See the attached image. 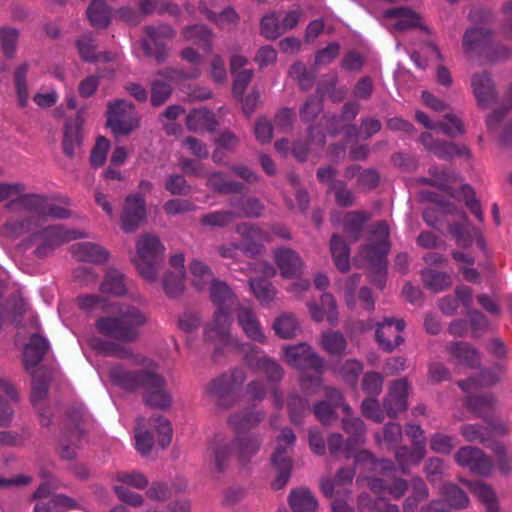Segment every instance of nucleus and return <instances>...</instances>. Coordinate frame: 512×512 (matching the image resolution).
I'll return each mask as SVG.
<instances>
[{
    "instance_id": "obj_1",
    "label": "nucleus",
    "mask_w": 512,
    "mask_h": 512,
    "mask_svg": "<svg viewBox=\"0 0 512 512\" xmlns=\"http://www.w3.org/2000/svg\"><path fill=\"white\" fill-rule=\"evenodd\" d=\"M147 322L146 314L134 306H124L117 316L100 317L95 322L96 330L103 336L121 342H134L138 336V328Z\"/></svg>"
},
{
    "instance_id": "obj_2",
    "label": "nucleus",
    "mask_w": 512,
    "mask_h": 512,
    "mask_svg": "<svg viewBox=\"0 0 512 512\" xmlns=\"http://www.w3.org/2000/svg\"><path fill=\"white\" fill-rule=\"evenodd\" d=\"M87 235L79 230H67L62 225H50L39 231H36L23 240H21L16 249L21 253H25L32 247L33 255L36 258L43 259L62 245L71 240L85 238Z\"/></svg>"
},
{
    "instance_id": "obj_3",
    "label": "nucleus",
    "mask_w": 512,
    "mask_h": 512,
    "mask_svg": "<svg viewBox=\"0 0 512 512\" xmlns=\"http://www.w3.org/2000/svg\"><path fill=\"white\" fill-rule=\"evenodd\" d=\"M108 376L113 385L130 392L138 389L148 392L153 388L166 387V380L155 363L139 370H127L122 365H115L109 369Z\"/></svg>"
},
{
    "instance_id": "obj_4",
    "label": "nucleus",
    "mask_w": 512,
    "mask_h": 512,
    "mask_svg": "<svg viewBox=\"0 0 512 512\" xmlns=\"http://www.w3.org/2000/svg\"><path fill=\"white\" fill-rule=\"evenodd\" d=\"M136 251L134 263L139 274L147 281L154 282L164 260V245L158 236L147 233L138 238Z\"/></svg>"
},
{
    "instance_id": "obj_5",
    "label": "nucleus",
    "mask_w": 512,
    "mask_h": 512,
    "mask_svg": "<svg viewBox=\"0 0 512 512\" xmlns=\"http://www.w3.org/2000/svg\"><path fill=\"white\" fill-rule=\"evenodd\" d=\"M145 37L140 44L147 57L154 58L157 64L164 63L169 54V48L165 41L172 40L176 36V30L169 24L159 23L143 27Z\"/></svg>"
},
{
    "instance_id": "obj_6",
    "label": "nucleus",
    "mask_w": 512,
    "mask_h": 512,
    "mask_svg": "<svg viewBox=\"0 0 512 512\" xmlns=\"http://www.w3.org/2000/svg\"><path fill=\"white\" fill-rule=\"evenodd\" d=\"M107 126L115 135H128L139 126L135 105L125 99L110 102L107 107Z\"/></svg>"
},
{
    "instance_id": "obj_7",
    "label": "nucleus",
    "mask_w": 512,
    "mask_h": 512,
    "mask_svg": "<svg viewBox=\"0 0 512 512\" xmlns=\"http://www.w3.org/2000/svg\"><path fill=\"white\" fill-rule=\"evenodd\" d=\"M244 362L251 370L265 375L268 382L272 384L279 383L284 375L281 365L264 354V352L255 345H247L244 348Z\"/></svg>"
},
{
    "instance_id": "obj_8",
    "label": "nucleus",
    "mask_w": 512,
    "mask_h": 512,
    "mask_svg": "<svg viewBox=\"0 0 512 512\" xmlns=\"http://www.w3.org/2000/svg\"><path fill=\"white\" fill-rule=\"evenodd\" d=\"M287 363L299 370H313L318 374L324 371V360L307 343L283 347Z\"/></svg>"
},
{
    "instance_id": "obj_9",
    "label": "nucleus",
    "mask_w": 512,
    "mask_h": 512,
    "mask_svg": "<svg viewBox=\"0 0 512 512\" xmlns=\"http://www.w3.org/2000/svg\"><path fill=\"white\" fill-rule=\"evenodd\" d=\"M147 219L145 197L140 193L125 197L120 214V226L125 233L135 232Z\"/></svg>"
},
{
    "instance_id": "obj_10",
    "label": "nucleus",
    "mask_w": 512,
    "mask_h": 512,
    "mask_svg": "<svg viewBox=\"0 0 512 512\" xmlns=\"http://www.w3.org/2000/svg\"><path fill=\"white\" fill-rule=\"evenodd\" d=\"M405 321L401 318L386 317L377 323L375 339L380 349L387 353L393 352L404 342L401 332L405 329Z\"/></svg>"
},
{
    "instance_id": "obj_11",
    "label": "nucleus",
    "mask_w": 512,
    "mask_h": 512,
    "mask_svg": "<svg viewBox=\"0 0 512 512\" xmlns=\"http://www.w3.org/2000/svg\"><path fill=\"white\" fill-rule=\"evenodd\" d=\"M84 121L83 112L79 110L74 119H68L64 124L62 149L63 153L70 159L77 157L81 152Z\"/></svg>"
},
{
    "instance_id": "obj_12",
    "label": "nucleus",
    "mask_w": 512,
    "mask_h": 512,
    "mask_svg": "<svg viewBox=\"0 0 512 512\" xmlns=\"http://www.w3.org/2000/svg\"><path fill=\"white\" fill-rule=\"evenodd\" d=\"M409 382L406 378H400L391 382L386 396L383 398L382 407L390 418H396L400 412L408 408Z\"/></svg>"
},
{
    "instance_id": "obj_13",
    "label": "nucleus",
    "mask_w": 512,
    "mask_h": 512,
    "mask_svg": "<svg viewBox=\"0 0 512 512\" xmlns=\"http://www.w3.org/2000/svg\"><path fill=\"white\" fill-rule=\"evenodd\" d=\"M205 393L211 398L215 405L221 409L232 407L236 401V396L233 391V380L232 377L227 374H222L212 379L207 384Z\"/></svg>"
},
{
    "instance_id": "obj_14",
    "label": "nucleus",
    "mask_w": 512,
    "mask_h": 512,
    "mask_svg": "<svg viewBox=\"0 0 512 512\" xmlns=\"http://www.w3.org/2000/svg\"><path fill=\"white\" fill-rule=\"evenodd\" d=\"M273 256L282 277L292 279L302 274L304 263L295 250L279 247L274 249Z\"/></svg>"
},
{
    "instance_id": "obj_15",
    "label": "nucleus",
    "mask_w": 512,
    "mask_h": 512,
    "mask_svg": "<svg viewBox=\"0 0 512 512\" xmlns=\"http://www.w3.org/2000/svg\"><path fill=\"white\" fill-rule=\"evenodd\" d=\"M471 86L480 108L487 109L496 102L498 93L490 73L484 71L473 75Z\"/></svg>"
},
{
    "instance_id": "obj_16",
    "label": "nucleus",
    "mask_w": 512,
    "mask_h": 512,
    "mask_svg": "<svg viewBox=\"0 0 512 512\" xmlns=\"http://www.w3.org/2000/svg\"><path fill=\"white\" fill-rule=\"evenodd\" d=\"M271 463L276 471V478L272 482L274 490L282 489L290 479L293 463L292 459L287 456V448L283 445H277L271 456Z\"/></svg>"
},
{
    "instance_id": "obj_17",
    "label": "nucleus",
    "mask_w": 512,
    "mask_h": 512,
    "mask_svg": "<svg viewBox=\"0 0 512 512\" xmlns=\"http://www.w3.org/2000/svg\"><path fill=\"white\" fill-rule=\"evenodd\" d=\"M72 256L79 262L102 264L108 261L109 252L99 244L79 242L69 248Z\"/></svg>"
},
{
    "instance_id": "obj_18",
    "label": "nucleus",
    "mask_w": 512,
    "mask_h": 512,
    "mask_svg": "<svg viewBox=\"0 0 512 512\" xmlns=\"http://www.w3.org/2000/svg\"><path fill=\"white\" fill-rule=\"evenodd\" d=\"M454 214L458 215L459 221L447 222L448 232L458 245L468 248L472 246L474 236L478 234V230L472 226L465 212L457 210Z\"/></svg>"
},
{
    "instance_id": "obj_19",
    "label": "nucleus",
    "mask_w": 512,
    "mask_h": 512,
    "mask_svg": "<svg viewBox=\"0 0 512 512\" xmlns=\"http://www.w3.org/2000/svg\"><path fill=\"white\" fill-rule=\"evenodd\" d=\"M236 318L245 335L257 342L264 343L265 335L255 312L247 306L239 305L236 310Z\"/></svg>"
},
{
    "instance_id": "obj_20",
    "label": "nucleus",
    "mask_w": 512,
    "mask_h": 512,
    "mask_svg": "<svg viewBox=\"0 0 512 512\" xmlns=\"http://www.w3.org/2000/svg\"><path fill=\"white\" fill-rule=\"evenodd\" d=\"M49 348L48 341L42 335L34 333L23 351V363L26 370L37 366Z\"/></svg>"
},
{
    "instance_id": "obj_21",
    "label": "nucleus",
    "mask_w": 512,
    "mask_h": 512,
    "mask_svg": "<svg viewBox=\"0 0 512 512\" xmlns=\"http://www.w3.org/2000/svg\"><path fill=\"white\" fill-rule=\"evenodd\" d=\"M236 232L246 239L243 244L238 245L239 250H241L244 254L249 257H256L263 252L264 245L253 240L254 237H262L268 239L264 236L260 228L250 224L242 223L237 225Z\"/></svg>"
},
{
    "instance_id": "obj_22",
    "label": "nucleus",
    "mask_w": 512,
    "mask_h": 512,
    "mask_svg": "<svg viewBox=\"0 0 512 512\" xmlns=\"http://www.w3.org/2000/svg\"><path fill=\"white\" fill-rule=\"evenodd\" d=\"M230 309L231 307H218L214 312L211 326L205 331L208 340L223 341L228 337L231 324Z\"/></svg>"
},
{
    "instance_id": "obj_23",
    "label": "nucleus",
    "mask_w": 512,
    "mask_h": 512,
    "mask_svg": "<svg viewBox=\"0 0 512 512\" xmlns=\"http://www.w3.org/2000/svg\"><path fill=\"white\" fill-rule=\"evenodd\" d=\"M497 400L492 393L472 395L465 398V406L476 417L483 421L495 413Z\"/></svg>"
},
{
    "instance_id": "obj_24",
    "label": "nucleus",
    "mask_w": 512,
    "mask_h": 512,
    "mask_svg": "<svg viewBox=\"0 0 512 512\" xmlns=\"http://www.w3.org/2000/svg\"><path fill=\"white\" fill-rule=\"evenodd\" d=\"M492 31L486 27L468 28L462 39V46L465 53L480 51L485 49L491 42Z\"/></svg>"
},
{
    "instance_id": "obj_25",
    "label": "nucleus",
    "mask_w": 512,
    "mask_h": 512,
    "mask_svg": "<svg viewBox=\"0 0 512 512\" xmlns=\"http://www.w3.org/2000/svg\"><path fill=\"white\" fill-rule=\"evenodd\" d=\"M370 212L355 210L348 212L343 218V232L351 242L361 238L364 225L371 219Z\"/></svg>"
},
{
    "instance_id": "obj_26",
    "label": "nucleus",
    "mask_w": 512,
    "mask_h": 512,
    "mask_svg": "<svg viewBox=\"0 0 512 512\" xmlns=\"http://www.w3.org/2000/svg\"><path fill=\"white\" fill-rule=\"evenodd\" d=\"M218 125L213 111L207 108L193 109L186 116V126L189 131L197 132L205 129L211 132Z\"/></svg>"
},
{
    "instance_id": "obj_27",
    "label": "nucleus",
    "mask_w": 512,
    "mask_h": 512,
    "mask_svg": "<svg viewBox=\"0 0 512 512\" xmlns=\"http://www.w3.org/2000/svg\"><path fill=\"white\" fill-rule=\"evenodd\" d=\"M426 449L422 442L417 443L413 448L400 446L395 451V459L403 474H409L411 465L419 464L425 457Z\"/></svg>"
},
{
    "instance_id": "obj_28",
    "label": "nucleus",
    "mask_w": 512,
    "mask_h": 512,
    "mask_svg": "<svg viewBox=\"0 0 512 512\" xmlns=\"http://www.w3.org/2000/svg\"><path fill=\"white\" fill-rule=\"evenodd\" d=\"M18 197L9 201L5 208L9 211L24 210L42 216L47 197L40 194H17Z\"/></svg>"
},
{
    "instance_id": "obj_29",
    "label": "nucleus",
    "mask_w": 512,
    "mask_h": 512,
    "mask_svg": "<svg viewBox=\"0 0 512 512\" xmlns=\"http://www.w3.org/2000/svg\"><path fill=\"white\" fill-rule=\"evenodd\" d=\"M447 351L452 355L458 363L469 368H477L480 366L479 351L468 342H453L447 346Z\"/></svg>"
},
{
    "instance_id": "obj_30",
    "label": "nucleus",
    "mask_w": 512,
    "mask_h": 512,
    "mask_svg": "<svg viewBox=\"0 0 512 512\" xmlns=\"http://www.w3.org/2000/svg\"><path fill=\"white\" fill-rule=\"evenodd\" d=\"M51 375L42 368L32 372V390L30 400L34 407H38L46 399L49 391Z\"/></svg>"
},
{
    "instance_id": "obj_31",
    "label": "nucleus",
    "mask_w": 512,
    "mask_h": 512,
    "mask_svg": "<svg viewBox=\"0 0 512 512\" xmlns=\"http://www.w3.org/2000/svg\"><path fill=\"white\" fill-rule=\"evenodd\" d=\"M32 218L28 216H11L0 227V236L15 240L31 230Z\"/></svg>"
},
{
    "instance_id": "obj_32",
    "label": "nucleus",
    "mask_w": 512,
    "mask_h": 512,
    "mask_svg": "<svg viewBox=\"0 0 512 512\" xmlns=\"http://www.w3.org/2000/svg\"><path fill=\"white\" fill-rule=\"evenodd\" d=\"M420 275L424 287L433 293L447 290L452 285V278L447 272L425 268L420 272Z\"/></svg>"
},
{
    "instance_id": "obj_33",
    "label": "nucleus",
    "mask_w": 512,
    "mask_h": 512,
    "mask_svg": "<svg viewBox=\"0 0 512 512\" xmlns=\"http://www.w3.org/2000/svg\"><path fill=\"white\" fill-rule=\"evenodd\" d=\"M355 476V469L352 467H342L340 468L334 479L325 478L320 481V489L323 495L329 499L334 496V491L336 487H344L352 484L353 478Z\"/></svg>"
},
{
    "instance_id": "obj_34",
    "label": "nucleus",
    "mask_w": 512,
    "mask_h": 512,
    "mask_svg": "<svg viewBox=\"0 0 512 512\" xmlns=\"http://www.w3.org/2000/svg\"><path fill=\"white\" fill-rule=\"evenodd\" d=\"M86 15L94 28L104 29L111 23V8L105 0H92L87 7Z\"/></svg>"
},
{
    "instance_id": "obj_35",
    "label": "nucleus",
    "mask_w": 512,
    "mask_h": 512,
    "mask_svg": "<svg viewBox=\"0 0 512 512\" xmlns=\"http://www.w3.org/2000/svg\"><path fill=\"white\" fill-rule=\"evenodd\" d=\"M330 251L337 269L343 273L347 272L350 269V248L338 234H333L330 239Z\"/></svg>"
},
{
    "instance_id": "obj_36",
    "label": "nucleus",
    "mask_w": 512,
    "mask_h": 512,
    "mask_svg": "<svg viewBox=\"0 0 512 512\" xmlns=\"http://www.w3.org/2000/svg\"><path fill=\"white\" fill-rule=\"evenodd\" d=\"M288 501L293 512H316L318 508L317 499L305 488L292 490Z\"/></svg>"
},
{
    "instance_id": "obj_37",
    "label": "nucleus",
    "mask_w": 512,
    "mask_h": 512,
    "mask_svg": "<svg viewBox=\"0 0 512 512\" xmlns=\"http://www.w3.org/2000/svg\"><path fill=\"white\" fill-rule=\"evenodd\" d=\"M182 36L186 41H193L203 49L210 51L214 38L213 31L204 24L189 25L183 28Z\"/></svg>"
},
{
    "instance_id": "obj_38",
    "label": "nucleus",
    "mask_w": 512,
    "mask_h": 512,
    "mask_svg": "<svg viewBox=\"0 0 512 512\" xmlns=\"http://www.w3.org/2000/svg\"><path fill=\"white\" fill-rule=\"evenodd\" d=\"M440 493L451 510L452 508L461 510L469 506L470 500L467 493L454 483L443 484Z\"/></svg>"
},
{
    "instance_id": "obj_39",
    "label": "nucleus",
    "mask_w": 512,
    "mask_h": 512,
    "mask_svg": "<svg viewBox=\"0 0 512 512\" xmlns=\"http://www.w3.org/2000/svg\"><path fill=\"white\" fill-rule=\"evenodd\" d=\"M83 421V409L81 407H71L66 412L61 433L72 435V441H80L84 435L81 427Z\"/></svg>"
},
{
    "instance_id": "obj_40",
    "label": "nucleus",
    "mask_w": 512,
    "mask_h": 512,
    "mask_svg": "<svg viewBox=\"0 0 512 512\" xmlns=\"http://www.w3.org/2000/svg\"><path fill=\"white\" fill-rule=\"evenodd\" d=\"M342 429L350 434L352 438H349L346 442V448L352 447L354 444H358L364 441V435L366 432V426L364 421L360 417L346 415L341 420Z\"/></svg>"
},
{
    "instance_id": "obj_41",
    "label": "nucleus",
    "mask_w": 512,
    "mask_h": 512,
    "mask_svg": "<svg viewBox=\"0 0 512 512\" xmlns=\"http://www.w3.org/2000/svg\"><path fill=\"white\" fill-rule=\"evenodd\" d=\"M240 204H242V207L236 211L237 218H259L264 211V205L255 197L248 198L244 202L242 198H230L228 200V205L233 208H239Z\"/></svg>"
},
{
    "instance_id": "obj_42",
    "label": "nucleus",
    "mask_w": 512,
    "mask_h": 512,
    "mask_svg": "<svg viewBox=\"0 0 512 512\" xmlns=\"http://www.w3.org/2000/svg\"><path fill=\"white\" fill-rule=\"evenodd\" d=\"M238 450V460L242 464H247L250 459L259 451L261 440L258 436L247 435L238 437L233 442Z\"/></svg>"
},
{
    "instance_id": "obj_43",
    "label": "nucleus",
    "mask_w": 512,
    "mask_h": 512,
    "mask_svg": "<svg viewBox=\"0 0 512 512\" xmlns=\"http://www.w3.org/2000/svg\"><path fill=\"white\" fill-rule=\"evenodd\" d=\"M275 334L282 339L294 338L300 331L299 322L295 315L283 313L273 323Z\"/></svg>"
},
{
    "instance_id": "obj_44",
    "label": "nucleus",
    "mask_w": 512,
    "mask_h": 512,
    "mask_svg": "<svg viewBox=\"0 0 512 512\" xmlns=\"http://www.w3.org/2000/svg\"><path fill=\"white\" fill-rule=\"evenodd\" d=\"M390 250V243L386 240H380L377 243L369 244L363 247L362 253L365 259L373 266L381 269L385 267V259Z\"/></svg>"
},
{
    "instance_id": "obj_45",
    "label": "nucleus",
    "mask_w": 512,
    "mask_h": 512,
    "mask_svg": "<svg viewBox=\"0 0 512 512\" xmlns=\"http://www.w3.org/2000/svg\"><path fill=\"white\" fill-rule=\"evenodd\" d=\"M264 417V414L261 412H254L249 409H245L241 412L232 414L228 419V423L236 431H245L259 424Z\"/></svg>"
},
{
    "instance_id": "obj_46",
    "label": "nucleus",
    "mask_w": 512,
    "mask_h": 512,
    "mask_svg": "<svg viewBox=\"0 0 512 512\" xmlns=\"http://www.w3.org/2000/svg\"><path fill=\"white\" fill-rule=\"evenodd\" d=\"M100 290L103 293H109L115 296L124 295L126 293V286L123 273L114 268L108 269L101 283Z\"/></svg>"
},
{
    "instance_id": "obj_47",
    "label": "nucleus",
    "mask_w": 512,
    "mask_h": 512,
    "mask_svg": "<svg viewBox=\"0 0 512 512\" xmlns=\"http://www.w3.org/2000/svg\"><path fill=\"white\" fill-rule=\"evenodd\" d=\"M210 297L217 307H232L235 302V295L230 287L219 280L212 281Z\"/></svg>"
},
{
    "instance_id": "obj_48",
    "label": "nucleus",
    "mask_w": 512,
    "mask_h": 512,
    "mask_svg": "<svg viewBox=\"0 0 512 512\" xmlns=\"http://www.w3.org/2000/svg\"><path fill=\"white\" fill-rule=\"evenodd\" d=\"M235 219H237L236 211L219 210L203 214L199 221L205 227L223 228L229 226Z\"/></svg>"
},
{
    "instance_id": "obj_49",
    "label": "nucleus",
    "mask_w": 512,
    "mask_h": 512,
    "mask_svg": "<svg viewBox=\"0 0 512 512\" xmlns=\"http://www.w3.org/2000/svg\"><path fill=\"white\" fill-rule=\"evenodd\" d=\"M322 348L330 355L339 356L345 353L347 341L339 331H328L322 334Z\"/></svg>"
},
{
    "instance_id": "obj_50",
    "label": "nucleus",
    "mask_w": 512,
    "mask_h": 512,
    "mask_svg": "<svg viewBox=\"0 0 512 512\" xmlns=\"http://www.w3.org/2000/svg\"><path fill=\"white\" fill-rule=\"evenodd\" d=\"M249 286L261 304H269L277 294L276 288L271 282L264 278H255L249 280Z\"/></svg>"
},
{
    "instance_id": "obj_51",
    "label": "nucleus",
    "mask_w": 512,
    "mask_h": 512,
    "mask_svg": "<svg viewBox=\"0 0 512 512\" xmlns=\"http://www.w3.org/2000/svg\"><path fill=\"white\" fill-rule=\"evenodd\" d=\"M432 153L444 160H450L455 156L469 158L471 155L467 146H459L453 142L442 140H439Z\"/></svg>"
},
{
    "instance_id": "obj_52",
    "label": "nucleus",
    "mask_w": 512,
    "mask_h": 512,
    "mask_svg": "<svg viewBox=\"0 0 512 512\" xmlns=\"http://www.w3.org/2000/svg\"><path fill=\"white\" fill-rule=\"evenodd\" d=\"M234 447L233 442L218 441L209 446V450L214 458L215 470L219 473L223 472L227 466Z\"/></svg>"
},
{
    "instance_id": "obj_53",
    "label": "nucleus",
    "mask_w": 512,
    "mask_h": 512,
    "mask_svg": "<svg viewBox=\"0 0 512 512\" xmlns=\"http://www.w3.org/2000/svg\"><path fill=\"white\" fill-rule=\"evenodd\" d=\"M457 211V207L451 203L447 202L445 205L434 208V207H428L423 210L422 217L425 223L438 230L441 231L440 222L442 221L441 216L448 215V214H454Z\"/></svg>"
},
{
    "instance_id": "obj_54",
    "label": "nucleus",
    "mask_w": 512,
    "mask_h": 512,
    "mask_svg": "<svg viewBox=\"0 0 512 512\" xmlns=\"http://www.w3.org/2000/svg\"><path fill=\"white\" fill-rule=\"evenodd\" d=\"M260 34L267 40H276L283 35L281 23L276 12L265 14L260 20Z\"/></svg>"
},
{
    "instance_id": "obj_55",
    "label": "nucleus",
    "mask_w": 512,
    "mask_h": 512,
    "mask_svg": "<svg viewBox=\"0 0 512 512\" xmlns=\"http://www.w3.org/2000/svg\"><path fill=\"white\" fill-rule=\"evenodd\" d=\"M329 190L333 192L335 202L339 207H352L356 202L354 192L343 180L333 181L329 185Z\"/></svg>"
},
{
    "instance_id": "obj_56",
    "label": "nucleus",
    "mask_w": 512,
    "mask_h": 512,
    "mask_svg": "<svg viewBox=\"0 0 512 512\" xmlns=\"http://www.w3.org/2000/svg\"><path fill=\"white\" fill-rule=\"evenodd\" d=\"M290 75L297 80L302 91H309L317 77L316 72L307 69L304 63L295 62L290 68Z\"/></svg>"
},
{
    "instance_id": "obj_57",
    "label": "nucleus",
    "mask_w": 512,
    "mask_h": 512,
    "mask_svg": "<svg viewBox=\"0 0 512 512\" xmlns=\"http://www.w3.org/2000/svg\"><path fill=\"white\" fill-rule=\"evenodd\" d=\"M143 401L151 408L165 410L171 406L172 399L165 387H160L145 392Z\"/></svg>"
},
{
    "instance_id": "obj_58",
    "label": "nucleus",
    "mask_w": 512,
    "mask_h": 512,
    "mask_svg": "<svg viewBox=\"0 0 512 512\" xmlns=\"http://www.w3.org/2000/svg\"><path fill=\"white\" fill-rule=\"evenodd\" d=\"M200 74L201 70L198 67H191L188 70L177 67H164L157 71V75L172 82L196 79L200 76Z\"/></svg>"
},
{
    "instance_id": "obj_59",
    "label": "nucleus",
    "mask_w": 512,
    "mask_h": 512,
    "mask_svg": "<svg viewBox=\"0 0 512 512\" xmlns=\"http://www.w3.org/2000/svg\"><path fill=\"white\" fill-rule=\"evenodd\" d=\"M494 453L498 470L502 475L508 476L512 472V454L507 446L501 442H495L490 446Z\"/></svg>"
},
{
    "instance_id": "obj_60",
    "label": "nucleus",
    "mask_w": 512,
    "mask_h": 512,
    "mask_svg": "<svg viewBox=\"0 0 512 512\" xmlns=\"http://www.w3.org/2000/svg\"><path fill=\"white\" fill-rule=\"evenodd\" d=\"M287 406L290 420L295 424H300L302 422V418L310 412L308 400L297 394L289 396Z\"/></svg>"
},
{
    "instance_id": "obj_61",
    "label": "nucleus",
    "mask_w": 512,
    "mask_h": 512,
    "mask_svg": "<svg viewBox=\"0 0 512 512\" xmlns=\"http://www.w3.org/2000/svg\"><path fill=\"white\" fill-rule=\"evenodd\" d=\"M184 273L181 271L167 272L163 278V288L170 298L180 296L184 291Z\"/></svg>"
},
{
    "instance_id": "obj_62",
    "label": "nucleus",
    "mask_w": 512,
    "mask_h": 512,
    "mask_svg": "<svg viewBox=\"0 0 512 512\" xmlns=\"http://www.w3.org/2000/svg\"><path fill=\"white\" fill-rule=\"evenodd\" d=\"M323 109V100L311 95L299 110V117L305 123H313Z\"/></svg>"
},
{
    "instance_id": "obj_63",
    "label": "nucleus",
    "mask_w": 512,
    "mask_h": 512,
    "mask_svg": "<svg viewBox=\"0 0 512 512\" xmlns=\"http://www.w3.org/2000/svg\"><path fill=\"white\" fill-rule=\"evenodd\" d=\"M363 371V363L357 359H348L338 368V374L349 385H356L359 375Z\"/></svg>"
},
{
    "instance_id": "obj_64",
    "label": "nucleus",
    "mask_w": 512,
    "mask_h": 512,
    "mask_svg": "<svg viewBox=\"0 0 512 512\" xmlns=\"http://www.w3.org/2000/svg\"><path fill=\"white\" fill-rule=\"evenodd\" d=\"M384 377L376 371H368L363 375L361 388L371 397H378L383 390Z\"/></svg>"
}]
</instances>
